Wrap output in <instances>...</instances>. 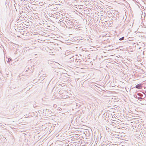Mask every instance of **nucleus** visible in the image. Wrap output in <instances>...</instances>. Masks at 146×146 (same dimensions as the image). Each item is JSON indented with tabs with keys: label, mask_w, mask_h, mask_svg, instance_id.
Masks as SVG:
<instances>
[{
	"label": "nucleus",
	"mask_w": 146,
	"mask_h": 146,
	"mask_svg": "<svg viewBox=\"0 0 146 146\" xmlns=\"http://www.w3.org/2000/svg\"><path fill=\"white\" fill-rule=\"evenodd\" d=\"M135 88L138 89H140L141 88L142 86L141 84H139L137 85H136Z\"/></svg>",
	"instance_id": "nucleus-2"
},
{
	"label": "nucleus",
	"mask_w": 146,
	"mask_h": 146,
	"mask_svg": "<svg viewBox=\"0 0 146 146\" xmlns=\"http://www.w3.org/2000/svg\"><path fill=\"white\" fill-rule=\"evenodd\" d=\"M77 60V59H76V60Z\"/></svg>",
	"instance_id": "nucleus-11"
},
{
	"label": "nucleus",
	"mask_w": 146,
	"mask_h": 146,
	"mask_svg": "<svg viewBox=\"0 0 146 146\" xmlns=\"http://www.w3.org/2000/svg\"><path fill=\"white\" fill-rule=\"evenodd\" d=\"M74 56H72L71 57L70 55H68L67 56V58H69L70 59L69 61H72V59H73V60H74Z\"/></svg>",
	"instance_id": "nucleus-3"
},
{
	"label": "nucleus",
	"mask_w": 146,
	"mask_h": 146,
	"mask_svg": "<svg viewBox=\"0 0 146 146\" xmlns=\"http://www.w3.org/2000/svg\"><path fill=\"white\" fill-rule=\"evenodd\" d=\"M145 94H146V90L145 91Z\"/></svg>",
	"instance_id": "nucleus-7"
},
{
	"label": "nucleus",
	"mask_w": 146,
	"mask_h": 146,
	"mask_svg": "<svg viewBox=\"0 0 146 146\" xmlns=\"http://www.w3.org/2000/svg\"><path fill=\"white\" fill-rule=\"evenodd\" d=\"M9 61H10V60H9V59H8V61L9 62Z\"/></svg>",
	"instance_id": "nucleus-8"
},
{
	"label": "nucleus",
	"mask_w": 146,
	"mask_h": 146,
	"mask_svg": "<svg viewBox=\"0 0 146 146\" xmlns=\"http://www.w3.org/2000/svg\"><path fill=\"white\" fill-rule=\"evenodd\" d=\"M143 93L144 94V95L139 93H138L137 94V95L139 96L140 97H142L145 98L146 97V95L143 92Z\"/></svg>",
	"instance_id": "nucleus-1"
},
{
	"label": "nucleus",
	"mask_w": 146,
	"mask_h": 146,
	"mask_svg": "<svg viewBox=\"0 0 146 146\" xmlns=\"http://www.w3.org/2000/svg\"><path fill=\"white\" fill-rule=\"evenodd\" d=\"M135 98H137L139 100H145V98H142V97H138L137 98V96H136Z\"/></svg>",
	"instance_id": "nucleus-4"
},
{
	"label": "nucleus",
	"mask_w": 146,
	"mask_h": 146,
	"mask_svg": "<svg viewBox=\"0 0 146 146\" xmlns=\"http://www.w3.org/2000/svg\"><path fill=\"white\" fill-rule=\"evenodd\" d=\"M79 60H80V59H79L78 60H79Z\"/></svg>",
	"instance_id": "nucleus-9"
},
{
	"label": "nucleus",
	"mask_w": 146,
	"mask_h": 146,
	"mask_svg": "<svg viewBox=\"0 0 146 146\" xmlns=\"http://www.w3.org/2000/svg\"><path fill=\"white\" fill-rule=\"evenodd\" d=\"M57 106L56 104H54L53 105V107L54 108H56L57 107Z\"/></svg>",
	"instance_id": "nucleus-6"
},
{
	"label": "nucleus",
	"mask_w": 146,
	"mask_h": 146,
	"mask_svg": "<svg viewBox=\"0 0 146 146\" xmlns=\"http://www.w3.org/2000/svg\"><path fill=\"white\" fill-rule=\"evenodd\" d=\"M141 104L143 105V104Z\"/></svg>",
	"instance_id": "nucleus-10"
},
{
	"label": "nucleus",
	"mask_w": 146,
	"mask_h": 146,
	"mask_svg": "<svg viewBox=\"0 0 146 146\" xmlns=\"http://www.w3.org/2000/svg\"><path fill=\"white\" fill-rule=\"evenodd\" d=\"M124 39V37H122L119 39L120 40H122Z\"/></svg>",
	"instance_id": "nucleus-5"
}]
</instances>
